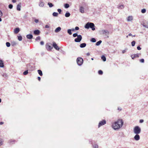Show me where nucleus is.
I'll use <instances>...</instances> for the list:
<instances>
[{"instance_id":"nucleus-1","label":"nucleus","mask_w":148,"mask_h":148,"mask_svg":"<svg viewBox=\"0 0 148 148\" xmlns=\"http://www.w3.org/2000/svg\"><path fill=\"white\" fill-rule=\"evenodd\" d=\"M123 122L122 119H118L112 123L111 127L115 130H118L123 126Z\"/></svg>"},{"instance_id":"nucleus-2","label":"nucleus","mask_w":148,"mask_h":148,"mask_svg":"<svg viewBox=\"0 0 148 148\" xmlns=\"http://www.w3.org/2000/svg\"><path fill=\"white\" fill-rule=\"evenodd\" d=\"M84 27L86 29H88L89 28H91L92 30L93 31L95 30V25L92 23L88 22L84 26Z\"/></svg>"},{"instance_id":"nucleus-3","label":"nucleus","mask_w":148,"mask_h":148,"mask_svg":"<svg viewBox=\"0 0 148 148\" xmlns=\"http://www.w3.org/2000/svg\"><path fill=\"white\" fill-rule=\"evenodd\" d=\"M141 131V129L138 126H136L134 128L133 132L135 134H139Z\"/></svg>"},{"instance_id":"nucleus-4","label":"nucleus","mask_w":148,"mask_h":148,"mask_svg":"<svg viewBox=\"0 0 148 148\" xmlns=\"http://www.w3.org/2000/svg\"><path fill=\"white\" fill-rule=\"evenodd\" d=\"M83 60L81 58H78L77 59V62L78 65L79 66H81L83 63Z\"/></svg>"},{"instance_id":"nucleus-5","label":"nucleus","mask_w":148,"mask_h":148,"mask_svg":"<svg viewBox=\"0 0 148 148\" xmlns=\"http://www.w3.org/2000/svg\"><path fill=\"white\" fill-rule=\"evenodd\" d=\"M106 123V121L105 120H103L102 121H100L98 124V127L99 128L100 127L103 126Z\"/></svg>"},{"instance_id":"nucleus-6","label":"nucleus","mask_w":148,"mask_h":148,"mask_svg":"<svg viewBox=\"0 0 148 148\" xmlns=\"http://www.w3.org/2000/svg\"><path fill=\"white\" fill-rule=\"evenodd\" d=\"M82 36L80 35H79L77 36V38L75 39L74 41L75 42H79L82 40Z\"/></svg>"},{"instance_id":"nucleus-7","label":"nucleus","mask_w":148,"mask_h":148,"mask_svg":"<svg viewBox=\"0 0 148 148\" xmlns=\"http://www.w3.org/2000/svg\"><path fill=\"white\" fill-rule=\"evenodd\" d=\"M46 48L48 51H50L53 48V47L50 45L48 44H47L46 45Z\"/></svg>"},{"instance_id":"nucleus-8","label":"nucleus","mask_w":148,"mask_h":148,"mask_svg":"<svg viewBox=\"0 0 148 148\" xmlns=\"http://www.w3.org/2000/svg\"><path fill=\"white\" fill-rule=\"evenodd\" d=\"M53 47L57 50L59 51L60 48L58 47L55 42H53Z\"/></svg>"},{"instance_id":"nucleus-9","label":"nucleus","mask_w":148,"mask_h":148,"mask_svg":"<svg viewBox=\"0 0 148 148\" xmlns=\"http://www.w3.org/2000/svg\"><path fill=\"white\" fill-rule=\"evenodd\" d=\"M101 32L103 34H105L106 36L108 35L109 34V32L107 30H101Z\"/></svg>"},{"instance_id":"nucleus-10","label":"nucleus","mask_w":148,"mask_h":148,"mask_svg":"<svg viewBox=\"0 0 148 148\" xmlns=\"http://www.w3.org/2000/svg\"><path fill=\"white\" fill-rule=\"evenodd\" d=\"M134 138L136 140L138 141L140 139V136L138 134H136L134 137Z\"/></svg>"},{"instance_id":"nucleus-11","label":"nucleus","mask_w":148,"mask_h":148,"mask_svg":"<svg viewBox=\"0 0 148 148\" xmlns=\"http://www.w3.org/2000/svg\"><path fill=\"white\" fill-rule=\"evenodd\" d=\"M124 6L123 5L119 4L117 6V8L119 9H123L124 8Z\"/></svg>"},{"instance_id":"nucleus-12","label":"nucleus","mask_w":148,"mask_h":148,"mask_svg":"<svg viewBox=\"0 0 148 148\" xmlns=\"http://www.w3.org/2000/svg\"><path fill=\"white\" fill-rule=\"evenodd\" d=\"M21 3H20L18 4L17 5L16 9L18 11H20L21 8Z\"/></svg>"},{"instance_id":"nucleus-13","label":"nucleus","mask_w":148,"mask_h":148,"mask_svg":"<svg viewBox=\"0 0 148 148\" xmlns=\"http://www.w3.org/2000/svg\"><path fill=\"white\" fill-rule=\"evenodd\" d=\"M61 29V28L59 27H57L55 30V32L56 33H58L60 32Z\"/></svg>"},{"instance_id":"nucleus-14","label":"nucleus","mask_w":148,"mask_h":148,"mask_svg":"<svg viewBox=\"0 0 148 148\" xmlns=\"http://www.w3.org/2000/svg\"><path fill=\"white\" fill-rule=\"evenodd\" d=\"M40 33V31L38 30H35L34 31V33L35 35H38Z\"/></svg>"},{"instance_id":"nucleus-15","label":"nucleus","mask_w":148,"mask_h":148,"mask_svg":"<svg viewBox=\"0 0 148 148\" xmlns=\"http://www.w3.org/2000/svg\"><path fill=\"white\" fill-rule=\"evenodd\" d=\"M20 31L19 28L18 27L14 29V33L16 34L18 33Z\"/></svg>"},{"instance_id":"nucleus-16","label":"nucleus","mask_w":148,"mask_h":148,"mask_svg":"<svg viewBox=\"0 0 148 148\" xmlns=\"http://www.w3.org/2000/svg\"><path fill=\"white\" fill-rule=\"evenodd\" d=\"M44 2L42 1H40L39 4V6L40 7H42L44 6Z\"/></svg>"},{"instance_id":"nucleus-17","label":"nucleus","mask_w":148,"mask_h":148,"mask_svg":"<svg viewBox=\"0 0 148 148\" xmlns=\"http://www.w3.org/2000/svg\"><path fill=\"white\" fill-rule=\"evenodd\" d=\"M84 8L82 6L80 7L79 8V11L81 13H84Z\"/></svg>"},{"instance_id":"nucleus-18","label":"nucleus","mask_w":148,"mask_h":148,"mask_svg":"<svg viewBox=\"0 0 148 148\" xmlns=\"http://www.w3.org/2000/svg\"><path fill=\"white\" fill-rule=\"evenodd\" d=\"M133 17L132 16H130L127 17V20L128 21H132L133 20Z\"/></svg>"},{"instance_id":"nucleus-19","label":"nucleus","mask_w":148,"mask_h":148,"mask_svg":"<svg viewBox=\"0 0 148 148\" xmlns=\"http://www.w3.org/2000/svg\"><path fill=\"white\" fill-rule=\"evenodd\" d=\"M33 35L32 34H29L27 35V38L29 39H31L33 38Z\"/></svg>"},{"instance_id":"nucleus-20","label":"nucleus","mask_w":148,"mask_h":148,"mask_svg":"<svg viewBox=\"0 0 148 148\" xmlns=\"http://www.w3.org/2000/svg\"><path fill=\"white\" fill-rule=\"evenodd\" d=\"M86 46V44L85 43H84L81 44L80 45V47L81 48H84Z\"/></svg>"},{"instance_id":"nucleus-21","label":"nucleus","mask_w":148,"mask_h":148,"mask_svg":"<svg viewBox=\"0 0 148 148\" xmlns=\"http://www.w3.org/2000/svg\"><path fill=\"white\" fill-rule=\"evenodd\" d=\"M65 16L66 17H68L70 16V14L69 12H67L65 14Z\"/></svg>"},{"instance_id":"nucleus-22","label":"nucleus","mask_w":148,"mask_h":148,"mask_svg":"<svg viewBox=\"0 0 148 148\" xmlns=\"http://www.w3.org/2000/svg\"><path fill=\"white\" fill-rule=\"evenodd\" d=\"M4 66L2 60H0V67H3Z\"/></svg>"},{"instance_id":"nucleus-23","label":"nucleus","mask_w":148,"mask_h":148,"mask_svg":"<svg viewBox=\"0 0 148 148\" xmlns=\"http://www.w3.org/2000/svg\"><path fill=\"white\" fill-rule=\"evenodd\" d=\"M38 72L40 76H42V71L40 70H38Z\"/></svg>"},{"instance_id":"nucleus-24","label":"nucleus","mask_w":148,"mask_h":148,"mask_svg":"<svg viewBox=\"0 0 148 148\" xmlns=\"http://www.w3.org/2000/svg\"><path fill=\"white\" fill-rule=\"evenodd\" d=\"M143 26L146 28H148V23H144Z\"/></svg>"},{"instance_id":"nucleus-25","label":"nucleus","mask_w":148,"mask_h":148,"mask_svg":"<svg viewBox=\"0 0 148 148\" xmlns=\"http://www.w3.org/2000/svg\"><path fill=\"white\" fill-rule=\"evenodd\" d=\"M101 40H100L96 42V45L97 46H99L101 44Z\"/></svg>"},{"instance_id":"nucleus-26","label":"nucleus","mask_w":148,"mask_h":148,"mask_svg":"<svg viewBox=\"0 0 148 148\" xmlns=\"http://www.w3.org/2000/svg\"><path fill=\"white\" fill-rule=\"evenodd\" d=\"M11 44V45L13 46H14L17 44V43L15 41H13L12 42Z\"/></svg>"},{"instance_id":"nucleus-27","label":"nucleus","mask_w":148,"mask_h":148,"mask_svg":"<svg viewBox=\"0 0 148 148\" xmlns=\"http://www.w3.org/2000/svg\"><path fill=\"white\" fill-rule=\"evenodd\" d=\"M101 58L102 60L104 62L106 60V58L104 56H103L101 57Z\"/></svg>"},{"instance_id":"nucleus-28","label":"nucleus","mask_w":148,"mask_h":148,"mask_svg":"<svg viewBox=\"0 0 148 148\" xmlns=\"http://www.w3.org/2000/svg\"><path fill=\"white\" fill-rule=\"evenodd\" d=\"M64 7L66 8H68L69 7V5L68 3H66L64 4Z\"/></svg>"},{"instance_id":"nucleus-29","label":"nucleus","mask_w":148,"mask_h":148,"mask_svg":"<svg viewBox=\"0 0 148 148\" xmlns=\"http://www.w3.org/2000/svg\"><path fill=\"white\" fill-rule=\"evenodd\" d=\"M72 30L71 29H68L67 30V32L69 35H71L72 33L71 32Z\"/></svg>"},{"instance_id":"nucleus-30","label":"nucleus","mask_w":148,"mask_h":148,"mask_svg":"<svg viewBox=\"0 0 148 148\" xmlns=\"http://www.w3.org/2000/svg\"><path fill=\"white\" fill-rule=\"evenodd\" d=\"M58 14L56 12H54L53 13L52 15L54 16H57Z\"/></svg>"},{"instance_id":"nucleus-31","label":"nucleus","mask_w":148,"mask_h":148,"mask_svg":"<svg viewBox=\"0 0 148 148\" xmlns=\"http://www.w3.org/2000/svg\"><path fill=\"white\" fill-rule=\"evenodd\" d=\"M141 55L140 53H138L134 54V57L135 58H138L139 57V56Z\"/></svg>"},{"instance_id":"nucleus-32","label":"nucleus","mask_w":148,"mask_h":148,"mask_svg":"<svg viewBox=\"0 0 148 148\" xmlns=\"http://www.w3.org/2000/svg\"><path fill=\"white\" fill-rule=\"evenodd\" d=\"M48 5H49L50 8H51L53 6V5L51 3L49 2L48 3Z\"/></svg>"},{"instance_id":"nucleus-33","label":"nucleus","mask_w":148,"mask_h":148,"mask_svg":"<svg viewBox=\"0 0 148 148\" xmlns=\"http://www.w3.org/2000/svg\"><path fill=\"white\" fill-rule=\"evenodd\" d=\"M18 39L19 41H21L22 40V37L21 36H18Z\"/></svg>"},{"instance_id":"nucleus-34","label":"nucleus","mask_w":148,"mask_h":148,"mask_svg":"<svg viewBox=\"0 0 148 148\" xmlns=\"http://www.w3.org/2000/svg\"><path fill=\"white\" fill-rule=\"evenodd\" d=\"M91 41L93 42H96V40L95 38H91Z\"/></svg>"},{"instance_id":"nucleus-35","label":"nucleus","mask_w":148,"mask_h":148,"mask_svg":"<svg viewBox=\"0 0 148 148\" xmlns=\"http://www.w3.org/2000/svg\"><path fill=\"white\" fill-rule=\"evenodd\" d=\"M6 45L7 47H9L10 46V42H6Z\"/></svg>"},{"instance_id":"nucleus-36","label":"nucleus","mask_w":148,"mask_h":148,"mask_svg":"<svg viewBox=\"0 0 148 148\" xmlns=\"http://www.w3.org/2000/svg\"><path fill=\"white\" fill-rule=\"evenodd\" d=\"M146 12V10L145 9H143L141 10V12L143 13H145Z\"/></svg>"},{"instance_id":"nucleus-37","label":"nucleus","mask_w":148,"mask_h":148,"mask_svg":"<svg viewBox=\"0 0 148 148\" xmlns=\"http://www.w3.org/2000/svg\"><path fill=\"white\" fill-rule=\"evenodd\" d=\"M3 77L5 78L8 77V75L5 73H4L2 75Z\"/></svg>"},{"instance_id":"nucleus-38","label":"nucleus","mask_w":148,"mask_h":148,"mask_svg":"<svg viewBox=\"0 0 148 148\" xmlns=\"http://www.w3.org/2000/svg\"><path fill=\"white\" fill-rule=\"evenodd\" d=\"M93 148H98V145L96 144H94L93 145Z\"/></svg>"},{"instance_id":"nucleus-39","label":"nucleus","mask_w":148,"mask_h":148,"mask_svg":"<svg viewBox=\"0 0 148 148\" xmlns=\"http://www.w3.org/2000/svg\"><path fill=\"white\" fill-rule=\"evenodd\" d=\"M13 5L12 4H10L8 5L9 8L10 9H12L13 8Z\"/></svg>"},{"instance_id":"nucleus-40","label":"nucleus","mask_w":148,"mask_h":148,"mask_svg":"<svg viewBox=\"0 0 148 148\" xmlns=\"http://www.w3.org/2000/svg\"><path fill=\"white\" fill-rule=\"evenodd\" d=\"M132 45V46H134L135 44V42L134 41H133L131 42Z\"/></svg>"},{"instance_id":"nucleus-41","label":"nucleus","mask_w":148,"mask_h":148,"mask_svg":"<svg viewBox=\"0 0 148 148\" xmlns=\"http://www.w3.org/2000/svg\"><path fill=\"white\" fill-rule=\"evenodd\" d=\"M98 73L99 75H102L103 73V72L101 70H100L98 71Z\"/></svg>"},{"instance_id":"nucleus-42","label":"nucleus","mask_w":148,"mask_h":148,"mask_svg":"<svg viewBox=\"0 0 148 148\" xmlns=\"http://www.w3.org/2000/svg\"><path fill=\"white\" fill-rule=\"evenodd\" d=\"M3 144V141L2 139L0 138V146L2 145Z\"/></svg>"},{"instance_id":"nucleus-43","label":"nucleus","mask_w":148,"mask_h":148,"mask_svg":"<svg viewBox=\"0 0 148 148\" xmlns=\"http://www.w3.org/2000/svg\"><path fill=\"white\" fill-rule=\"evenodd\" d=\"M78 35L76 33H74V34H73V36L74 37H76V36H77H77H78Z\"/></svg>"},{"instance_id":"nucleus-44","label":"nucleus","mask_w":148,"mask_h":148,"mask_svg":"<svg viewBox=\"0 0 148 148\" xmlns=\"http://www.w3.org/2000/svg\"><path fill=\"white\" fill-rule=\"evenodd\" d=\"M40 36H38L35 39V40L36 41H37L38 40H40Z\"/></svg>"},{"instance_id":"nucleus-45","label":"nucleus","mask_w":148,"mask_h":148,"mask_svg":"<svg viewBox=\"0 0 148 148\" xmlns=\"http://www.w3.org/2000/svg\"><path fill=\"white\" fill-rule=\"evenodd\" d=\"M28 73V70H26V71H25L23 72V74L24 75H26Z\"/></svg>"},{"instance_id":"nucleus-46","label":"nucleus","mask_w":148,"mask_h":148,"mask_svg":"<svg viewBox=\"0 0 148 148\" xmlns=\"http://www.w3.org/2000/svg\"><path fill=\"white\" fill-rule=\"evenodd\" d=\"M59 12V14H60L62 12V10L60 9H58L57 10Z\"/></svg>"},{"instance_id":"nucleus-47","label":"nucleus","mask_w":148,"mask_h":148,"mask_svg":"<svg viewBox=\"0 0 148 148\" xmlns=\"http://www.w3.org/2000/svg\"><path fill=\"white\" fill-rule=\"evenodd\" d=\"M140 61L141 62L143 63L144 62V59H142L140 60Z\"/></svg>"},{"instance_id":"nucleus-48","label":"nucleus","mask_w":148,"mask_h":148,"mask_svg":"<svg viewBox=\"0 0 148 148\" xmlns=\"http://www.w3.org/2000/svg\"><path fill=\"white\" fill-rule=\"evenodd\" d=\"M34 21L36 23H37L38 22V19H35V20H34Z\"/></svg>"},{"instance_id":"nucleus-49","label":"nucleus","mask_w":148,"mask_h":148,"mask_svg":"<svg viewBox=\"0 0 148 148\" xmlns=\"http://www.w3.org/2000/svg\"><path fill=\"white\" fill-rule=\"evenodd\" d=\"M79 27H76L75 28V30H77L79 29Z\"/></svg>"},{"instance_id":"nucleus-50","label":"nucleus","mask_w":148,"mask_h":148,"mask_svg":"<svg viewBox=\"0 0 148 148\" xmlns=\"http://www.w3.org/2000/svg\"><path fill=\"white\" fill-rule=\"evenodd\" d=\"M40 44L41 45H43L44 44V42L43 41H41L40 42Z\"/></svg>"},{"instance_id":"nucleus-51","label":"nucleus","mask_w":148,"mask_h":148,"mask_svg":"<svg viewBox=\"0 0 148 148\" xmlns=\"http://www.w3.org/2000/svg\"><path fill=\"white\" fill-rule=\"evenodd\" d=\"M3 15L1 11L0 10V16H2Z\"/></svg>"},{"instance_id":"nucleus-52","label":"nucleus","mask_w":148,"mask_h":148,"mask_svg":"<svg viewBox=\"0 0 148 148\" xmlns=\"http://www.w3.org/2000/svg\"><path fill=\"white\" fill-rule=\"evenodd\" d=\"M144 122V120L143 119H141L140 120V123H143Z\"/></svg>"},{"instance_id":"nucleus-53","label":"nucleus","mask_w":148,"mask_h":148,"mask_svg":"<svg viewBox=\"0 0 148 148\" xmlns=\"http://www.w3.org/2000/svg\"><path fill=\"white\" fill-rule=\"evenodd\" d=\"M137 49L138 50H140L141 49L139 46H138L137 47Z\"/></svg>"},{"instance_id":"nucleus-54","label":"nucleus","mask_w":148,"mask_h":148,"mask_svg":"<svg viewBox=\"0 0 148 148\" xmlns=\"http://www.w3.org/2000/svg\"><path fill=\"white\" fill-rule=\"evenodd\" d=\"M45 27L46 28H49V26L48 25H46L45 26Z\"/></svg>"},{"instance_id":"nucleus-55","label":"nucleus","mask_w":148,"mask_h":148,"mask_svg":"<svg viewBox=\"0 0 148 148\" xmlns=\"http://www.w3.org/2000/svg\"><path fill=\"white\" fill-rule=\"evenodd\" d=\"M16 0H12V2L13 3H15L16 2Z\"/></svg>"},{"instance_id":"nucleus-56","label":"nucleus","mask_w":148,"mask_h":148,"mask_svg":"<svg viewBox=\"0 0 148 148\" xmlns=\"http://www.w3.org/2000/svg\"><path fill=\"white\" fill-rule=\"evenodd\" d=\"M131 57L132 59H134L135 58V57H134V55H132L131 56Z\"/></svg>"},{"instance_id":"nucleus-57","label":"nucleus","mask_w":148,"mask_h":148,"mask_svg":"<svg viewBox=\"0 0 148 148\" xmlns=\"http://www.w3.org/2000/svg\"><path fill=\"white\" fill-rule=\"evenodd\" d=\"M38 79L39 81H40V77H38Z\"/></svg>"},{"instance_id":"nucleus-58","label":"nucleus","mask_w":148,"mask_h":148,"mask_svg":"<svg viewBox=\"0 0 148 148\" xmlns=\"http://www.w3.org/2000/svg\"><path fill=\"white\" fill-rule=\"evenodd\" d=\"M4 123L3 122H0V125H2Z\"/></svg>"},{"instance_id":"nucleus-59","label":"nucleus","mask_w":148,"mask_h":148,"mask_svg":"<svg viewBox=\"0 0 148 148\" xmlns=\"http://www.w3.org/2000/svg\"><path fill=\"white\" fill-rule=\"evenodd\" d=\"M125 52V50H123L122 51L123 53H124Z\"/></svg>"},{"instance_id":"nucleus-60","label":"nucleus","mask_w":148,"mask_h":148,"mask_svg":"<svg viewBox=\"0 0 148 148\" xmlns=\"http://www.w3.org/2000/svg\"><path fill=\"white\" fill-rule=\"evenodd\" d=\"M128 36H132V34L131 33H130L128 34Z\"/></svg>"},{"instance_id":"nucleus-61","label":"nucleus","mask_w":148,"mask_h":148,"mask_svg":"<svg viewBox=\"0 0 148 148\" xmlns=\"http://www.w3.org/2000/svg\"><path fill=\"white\" fill-rule=\"evenodd\" d=\"M86 55L87 56H89L90 55V54L89 53H87Z\"/></svg>"},{"instance_id":"nucleus-62","label":"nucleus","mask_w":148,"mask_h":148,"mask_svg":"<svg viewBox=\"0 0 148 148\" xmlns=\"http://www.w3.org/2000/svg\"><path fill=\"white\" fill-rule=\"evenodd\" d=\"M71 30H72V31H75V29H71Z\"/></svg>"},{"instance_id":"nucleus-63","label":"nucleus","mask_w":148,"mask_h":148,"mask_svg":"<svg viewBox=\"0 0 148 148\" xmlns=\"http://www.w3.org/2000/svg\"><path fill=\"white\" fill-rule=\"evenodd\" d=\"M118 110H121V108L120 109L119 108H118Z\"/></svg>"},{"instance_id":"nucleus-64","label":"nucleus","mask_w":148,"mask_h":148,"mask_svg":"<svg viewBox=\"0 0 148 148\" xmlns=\"http://www.w3.org/2000/svg\"><path fill=\"white\" fill-rule=\"evenodd\" d=\"M91 59L92 60H93V58H91Z\"/></svg>"}]
</instances>
